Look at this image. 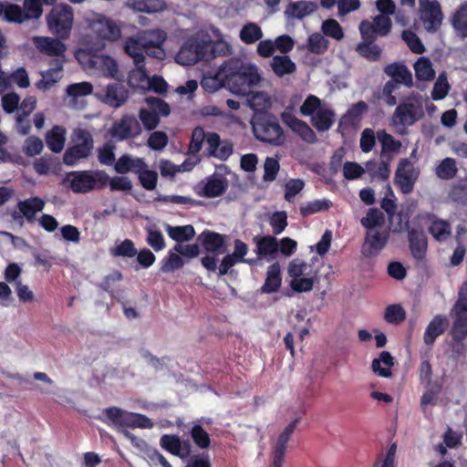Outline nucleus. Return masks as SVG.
I'll return each mask as SVG.
<instances>
[{
  "label": "nucleus",
  "mask_w": 467,
  "mask_h": 467,
  "mask_svg": "<svg viewBox=\"0 0 467 467\" xmlns=\"http://www.w3.org/2000/svg\"><path fill=\"white\" fill-rule=\"evenodd\" d=\"M385 221V215L379 209L369 208L367 215L360 220V223L367 231L380 230L384 229Z\"/></svg>",
  "instance_id": "c9c22d12"
},
{
  "label": "nucleus",
  "mask_w": 467,
  "mask_h": 467,
  "mask_svg": "<svg viewBox=\"0 0 467 467\" xmlns=\"http://www.w3.org/2000/svg\"><path fill=\"white\" fill-rule=\"evenodd\" d=\"M150 35L155 36V40L150 39L149 41H145V50H143V55L146 54L149 57L162 59L165 53L161 46L167 38L166 33L162 30H156L151 32Z\"/></svg>",
  "instance_id": "cd10ccee"
},
{
  "label": "nucleus",
  "mask_w": 467,
  "mask_h": 467,
  "mask_svg": "<svg viewBox=\"0 0 467 467\" xmlns=\"http://www.w3.org/2000/svg\"><path fill=\"white\" fill-rule=\"evenodd\" d=\"M263 37L261 27L255 23H248L240 31V38L245 44H254Z\"/></svg>",
  "instance_id": "37998d69"
},
{
  "label": "nucleus",
  "mask_w": 467,
  "mask_h": 467,
  "mask_svg": "<svg viewBox=\"0 0 467 467\" xmlns=\"http://www.w3.org/2000/svg\"><path fill=\"white\" fill-rule=\"evenodd\" d=\"M356 51L368 61H378L381 57L382 50L375 43L360 42L356 47Z\"/></svg>",
  "instance_id": "a19ab883"
},
{
  "label": "nucleus",
  "mask_w": 467,
  "mask_h": 467,
  "mask_svg": "<svg viewBox=\"0 0 467 467\" xmlns=\"http://www.w3.org/2000/svg\"><path fill=\"white\" fill-rule=\"evenodd\" d=\"M62 39L51 38L48 36H38L35 39L37 49L47 56L58 57L63 56L66 51V46Z\"/></svg>",
  "instance_id": "412c9836"
},
{
  "label": "nucleus",
  "mask_w": 467,
  "mask_h": 467,
  "mask_svg": "<svg viewBox=\"0 0 467 467\" xmlns=\"http://www.w3.org/2000/svg\"><path fill=\"white\" fill-rule=\"evenodd\" d=\"M111 254L118 257L132 258L137 254V249L133 241L125 239L111 249Z\"/></svg>",
  "instance_id": "864d4df0"
},
{
  "label": "nucleus",
  "mask_w": 467,
  "mask_h": 467,
  "mask_svg": "<svg viewBox=\"0 0 467 467\" xmlns=\"http://www.w3.org/2000/svg\"><path fill=\"white\" fill-rule=\"evenodd\" d=\"M457 173L454 159L445 158L436 168V175L441 180H451Z\"/></svg>",
  "instance_id": "09e8293b"
},
{
  "label": "nucleus",
  "mask_w": 467,
  "mask_h": 467,
  "mask_svg": "<svg viewBox=\"0 0 467 467\" xmlns=\"http://www.w3.org/2000/svg\"><path fill=\"white\" fill-rule=\"evenodd\" d=\"M45 207V202L37 196L30 197L17 202L19 212L25 216L28 223H33L36 213L41 212Z\"/></svg>",
  "instance_id": "bb28decb"
},
{
  "label": "nucleus",
  "mask_w": 467,
  "mask_h": 467,
  "mask_svg": "<svg viewBox=\"0 0 467 467\" xmlns=\"http://www.w3.org/2000/svg\"><path fill=\"white\" fill-rule=\"evenodd\" d=\"M145 102L150 111L157 114L158 117H167L171 113L170 105L162 99L156 97H147Z\"/></svg>",
  "instance_id": "c03bdc74"
},
{
  "label": "nucleus",
  "mask_w": 467,
  "mask_h": 467,
  "mask_svg": "<svg viewBox=\"0 0 467 467\" xmlns=\"http://www.w3.org/2000/svg\"><path fill=\"white\" fill-rule=\"evenodd\" d=\"M299 421V418L295 419L279 434L272 453L273 467H282L285 460L288 441L290 440Z\"/></svg>",
  "instance_id": "a211bd4d"
},
{
  "label": "nucleus",
  "mask_w": 467,
  "mask_h": 467,
  "mask_svg": "<svg viewBox=\"0 0 467 467\" xmlns=\"http://www.w3.org/2000/svg\"><path fill=\"white\" fill-rule=\"evenodd\" d=\"M421 115V105L411 100L401 102L397 106L391 121L394 125L411 126Z\"/></svg>",
  "instance_id": "4468645a"
},
{
  "label": "nucleus",
  "mask_w": 467,
  "mask_h": 467,
  "mask_svg": "<svg viewBox=\"0 0 467 467\" xmlns=\"http://www.w3.org/2000/svg\"><path fill=\"white\" fill-rule=\"evenodd\" d=\"M384 73L390 78L382 88L379 99H382L388 106H395L398 102L394 92L400 85L410 88L413 85L412 74L409 68L400 62H394L384 67Z\"/></svg>",
  "instance_id": "7ed1b4c3"
},
{
  "label": "nucleus",
  "mask_w": 467,
  "mask_h": 467,
  "mask_svg": "<svg viewBox=\"0 0 467 467\" xmlns=\"http://www.w3.org/2000/svg\"><path fill=\"white\" fill-rule=\"evenodd\" d=\"M451 25L458 35L467 37V2L457 8L451 17Z\"/></svg>",
  "instance_id": "4c0bfd02"
},
{
  "label": "nucleus",
  "mask_w": 467,
  "mask_h": 467,
  "mask_svg": "<svg viewBox=\"0 0 467 467\" xmlns=\"http://www.w3.org/2000/svg\"><path fill=\"white\" fill-rule=\"evenodd\" d=\"M66 141V130L61 126H54L47 132L46 142L49 150L55 153L60 152Z\"/></svg>",
  "instance_id": "72a5a7b5"
},
{
  "label": "nucleus",
  "mask_w": 467,
  "mask_h": 467,
  "mask_svg": "<svg viewBox=\"0 0 467 467\" xmlns=\"http://www.w3.org/2000/svg\"><path fill=\"white\" fill-rule=\"evenodd\" d=\"M72 146L67 148L63 155V162L67 166H74L81 160L88 159L94 148L91 133L85 129H76L72 134Z\"/></svg>",
  "instance_id": "423d86ee"
},
{
  "label": "nucleus",
  "mask_w": 467,
  "mask_h": 467,
  "mask_svg": "<svg viewBox=\"0 0 467 467\" xmlns=\"http://www.w3.org/2000/svg\"><path fill=\"white\" fill-rule=\"evenodd\" d=\"M255 138L273 146H282L286 138L276 116L271 113L258 114L252 123Z\"/></svg>",
  "instance_id": "20e7f679"
},
{
  "label": "nucleus",
  "mask_w": 467,
  "mask_h": 467,
  "mask_svg": "<svg viewBox=\"0 0 467 467\" xmlns=\"http://www.w3.org/2000/svg\"><path fill=\"white\" fill-rule=\"evenodd\" d=\"M107 419L117 428H141L150 429L153 427L152 420L144 414L129 412L118 407L107 408L104 410Z\"/></svg>",
  "instance_id": "6e6552de"
},
{
  "label": "nucleus",
  "mask_w": 467,
  "mask_h": 467,
  "mask_svg": "<svg viewBox=\"0 0 467 467\" xmlns=\"http://www.w3.org/2000/svg\"><path fill=\"white\" fill-rule=\"evenodd\" d=\"M305 187V182L301 179H291L285 185V199L292 202L296 197Z\"/></svg>",
  "instance_id": "0e129e2a"
},
{
  "label": "nucleus",
  "mask_w": 467,
  "mask_h": 467,
  "mask_svg": "<svg viewBox=\"0 0 467 467\" xmlns=\"http://www.w3.org/2000/svg\"><path fill=\"white\" fill-rule=\"evenodd\" d=\"M419 176V168L415 167L409 159L404 158L398 163L394 183L403 194H410L413 192Z\"/></svg>",
  "instance_id": "9d476101"
},
{
  "label": "nucleus",
  "mask_w": 467,
  "mask_h": 467,
  "mask_svg": "<svg viewBox=\"0 0 467 467\" xmlns=\"http://www.w3.org/2000/svg\"><path fill=\"white\" fill-rule=\"evenodd\" d=\"M384 319L389 324L398 325L406 319V312L399 304L389 305L385 309Z\"/></svg>",
  "instance_id": "de8ad7c7"
},
{
  "label": "nucleus",
  "mask_w": 467,
  "mask_h": 467,
  "mask_svg": "<svg viewBox=\"0 0 467 467\" xmlns=\"http://www.w3.org/2000/svg\"><path fill=\"white\" fill-rule=\"evenodd\" d=\"M226 189L227 182L225 179L212 176L208 178L202 192L198 194L206 198H215L223 194Z\"/></svg>",
  "instance_id": "2f4dec72"
},
{
  "label": "nucleus",
  "mask_w": 467,
  "mask_h": 467,
  "mask_svg": "<svg viewBox=\"0 0 467 467\" xmlns=\"http://www.w3.org/2000/svg\"><path fill=\"white\" fill-rule=\"evenodd\" d=\"M452 312L454 321L451 334L454 342L462 343L467 337V304L456 301Z\"/></svg>",
  "instance_id": "f3484780"
},
{
  "label": "nucleus",
  "mask_w": 467,
  "mask_h": 467,
  "mask_svg": "<svg viewBox=\"0 0 467 467\" xmlns=\"http://www.w3.org/2000/svg\"><path fill=\"white\" fill-rule=\"evenodd\" d=\"M389 232L387 229L367 231L361 245V254L364 257L378 255L387 245Z\"/></svg>",
  "instance_id": "ddd939ff"
},
{
  "label": "nucleus",
  "mask_w": 467,
  "mask_h": 467,
  "mask_svg": "<svg viewBox=\"0 0 467 467\" xmlns=\"http://www.w3.org/2000/svg\"><path fill=\"white\" fill-rule=\"evenodd\" d=\"M128 89L121 84L113 83L107 86L104 101L110 107L119 108L128 99Z\"/></svg>",
  "instance_id": "5701e85b"
},
{
  "label": "nucleus",
  "mask_w": 467,
  "mask_h": 467,
  "mask_svg": "<svg viewBox=\"0 0 467 467\" xmlns=\"http://www.w3.org/2000/svg\"><path fill=\"white\" fill-rule=\"evenodd\" d=\"M397 452V444L392 443L385 455H380L374 462L372 467H395V458Z\"/></svg>",
  "instance_id": "e2e57ef3"
},
{
  "label": "nucleus",
  "mask_w": 467,
  "mask_h": 467,
  "mask_svg": "<svg viewBox=\"0 0 467 467\" xmlns=\"http://www.w3.org/2000/svg\"><path fill=\"white\" fill-rule=\"evenodd\" d=\"M377 138L381 144L380 159H387L392 156V153L399 152L401 148V142L395 140L386 130H381L377 132Z\"/></svg>",
  "instance_id": "c756f323"
},
{
  "label": "nucleus",
  "mask_w": 467,
  "mask_h": 467,
  "mask_svg": "<svg viewBox=\"0 0 467 467\" xmlns=\"http://www.w3.org/2000/svg\"><path fill=\"white\" fill-rule=\"evenodd\" d=\"M184 265L185 261L183 258L172 249L170 250L167 255L161 260L160 270L162 273H171L182 268Z\"/></svg>",
  "instance_id": "ea45409f"
},
{
  "label": "nucleus",
  "mask_w": 467,
  "mask_h": 467,
  "mask_svg": "<svg viewBox=\"0 0 467 467\" xmlns=\"http://www.w3.org/2000/svg\"><path fill=\"white\" fill-rule=\"evenodd\" d=\"M206 42L209 43L208 55L209 61L217 57H225L231 54L232 47L224 40L213 41L210 38H206Z\"/></svg>",
  "instance_id": "49530a36"
},
{
  "label": "nucleus",
  "mask_w": 467,
  "mask_h": 467,
  "mask_svg": "<svg viewBox=\"0 0 467 467\" xmlns=\"http://www.w3.org/2000/svg\"><path fill=\"white\" fill-rule=\"evenodd\" d=\"M190 434L195 445L200 449H207L210 447V435L201 424H193L190 431Z\"/></svg>",
  "instance_id": "a18cd8bd"
},
{
  "label": "nucleus",
  "mask_w": 467,
  "mask_h": 467,
  "mask_svg": "<svg viewBox=\"0 0 467 467\" xmlns=\"http://www.w3.org/2000/svg\"><path fill=\"white\" fill-rule=\"evenodd\" d=\"M323 33L336 40H340L344 36L342 27L335 19H327L322 25Z\"/></svg>",
  "instance_id": "69168bd1"
},
{
  "label": "nucleus",
  "mask_w": 467,
  "mask_h": 467,
  "mask_svg": "<svg viewBox=\"0 0 467 467\" xmlns=\"http://www.w3.org/2000/svg\"><path fill=\"white\" fill-rule=\"evenodd\" d=\"M335 112L327 108L319 109L311 118V124L319 132L328 130L334 123Z\"/></svg>",
  "instance_id": "f704fd0d"
},
{
  "label": "nucleus",
  "mask_w": 467,
  "mask_h": 467,
  "mask_svg": "<svg viewBox=\"0 0 467 467\" xmlns=\"http://www.w3.org/2000/svg\"><path fill=\"white\" fill-rule=\"evenodd\" d=\"M248 253V245L240 239L234 240V252L231 254L233 258H234L237 263H244L250 265H254L257 264V259L254 258H245L244 256Z\"/></svg>",
  "instance_id": "603ef678"
},
{
  "label": "nucleus",
  "mask_w": 467,
  "mask_h": 467,
  "mask_svg": "<svg viewBox=\"0 0 467 467\" xmlns=\"http://www.w3.org/2000/svg\"><path fill=\"white\" fill-rule=\"evenodd\" d=\"M91 33L99 39L98 50L104 48V41L115 42L121 36V29L117 23L105 16H99L89 24Z\"/></svg>",
  "instance_id": "1a4fd4ad"
},
{
  "label": "nucleus",
  "mask_w": 467,
  "mask_h": 467,
  "mask_svg": "<svg viewBox=\"0 0 467 467\" xmlns=\"http://www.w3.org/2000/svg\"><path fill=\"white\" fill-rule=\"evenodd\" d=\"M394 365V358L389 351H382L378 358L373 359L372 371L382 378H389L392 373L390 368Z\"/></svg>",
  "instance_id": "473e14b6"
},
{
  "label": "nucleus",
  "mask_w": 467,
  "mask_h": 467,
  "mask_svg": "<svg viewBox=\"0 0 467 467\" xmlns=\"http://www.w3.org/2000/svg\"><path fill=\"white\" fill-rule=\"evenodd\" d=\"M139 119L146 130H155L161 121V118L156 113L144 108L140 109Z\"/></svg>",
  "instance_id": "bf43d9fd"
},
{
  "label": "nucleus",
  "mask_w": 467,
  "mask_h": 467,
  "mask_svg": "<svg viewBox=\"0 0 467 467\" xmlns=\"http://www.w3.org/2000/svg\"><path fill=\"white\" fill-rule=\"evenodd\" d=\"M271 67L275 74L278 77L292 74L296 70V64L288 56L277 55L273 57Z\"/></svg>",
  "instance_id": "e433bc0d"
},
{
  "label": "nucleus",
  "mask_w": 467,
  "mask_h": 467,
  "mask_svg": "<svg viewBox=\"0 0 467 467\" xmlns=\"http://www.w3.org/2000/svg\"><path fill=\"white\" fill-rule=\"evenodd\" d=\"M109 175L104 171H73L66 173L63 184L74 193H88L95 189H103L108 184Z\"/></svg>",
  "instance_id": "f03ea898"
},
{
  "label": "nucleus",
  "mask_w": 467,
  "mask_h": 467,
  "mask_svg": "<svg viewBox=\"0 0 467 467\" xmlns=\"http://www.w3.org/2000/svg\"><path fill=\"white\" fill-rule=\"evenodd\" d=\"M92 92L93 86L91 83L87 81L70 84L67 88V96L73 99L88 96L90 95Z\"/></svg>",
  "instance_id": "13d9d810"
},
{
  "label": "nucleus",
  "mask_w": 467,
  "mask_h": 467,
  "mask_svg": "<svg viewBox=\"0 0 467 467\" xmlns=\"http://www.w3.org/2000/svg\"><path fill=\"white\" fill-rule=\"evenodd\" d=\"M146 233V242L155 252H160L165 248V240L159 229L155 226L148 227Z\"/></svg>",
  "instance_id": "8fccbe9b"
},
{
  "label": "nucleus",
  "mask_w": 467,
  "mask_h": 467,
  "mask_svg": "<svg viewBox=\"0 0 467 467\" xmlns=\"http://www.w3.org/2000/svg\"><path fill=\"white\" fill-rule=\"evenodd\" d=\"M420 19L429 33L437 32L442 23L443 14L437 0H419Z\"/></svg>",
  "instance_id": "9b49d317"
},
{
  "label": "nucleus",
  "mask_w": 467,
  "mask_h": 467,
  "mask_svg": "<svg viewBox=\"0 0 467 467\" xmlns=\"http://www.w3.org/2000/svg\"><path fill=\"white\" fill-rule=\"evenodd\" d=\"M328 41L319 33L308 36L307 48L311 53L323 54L327 49Z\"/></svg>",
  "instance_id": "4d7b16f0"
},
{
  "label": "nucleus",
  "mask_w": 467,
  "mask_h": 467,
  "mask_svg": "<svg viewBox=\"0 0 467 467\" xmlns=\"http://www.w3.org/2000/svg\"><path fill=\"white\" fill-rule=\"evenodd\" d=\"M23 7L26 21L39 19L43 14V5L40 0H24Z\"/></svg>",
  "instance_id": "6e6d98bb"
},
{
  "label": "nucleus",
  "mask_w": 467,
  "mask_h": 467,
  "mask_svg": "<svg viewBox=\"0 0 467 467\" xmlns=\"http://www.w3.org/2000/svg\"><path fill=\"white\" fill-rule=\"evenodd\" d=\"M282 284L281 269L278 263H274L267 267L266 277L261 286V293L272 294L279 290Z\"/></svg>",
  "instance_id": "b1692460"
},
{
  "label": "nucleus",
  "mask_w": 467,
  "mask_h": 467,
  "mask_svg": "<svg viewBox=\"0 0 467 467\" xmlns=\"http://www.w3.org/2000/svg\"><path fill=\"white\" fill-rule=\"evenodd\" d=\"M332 206L329 200H315L307 202L300 206V214L303 217H307L311 214L327 211Z\"/></svg>",
  "instance_id": "79ce46f5"
},
{
  "label": "nucleus",
  "mask_w": 467,
  "mask_h": 467,
  "mask_svg": "<svg viewBox=\"0 0 467 467\" xmlns=\"http://www.w3.org/2000/svg\"><path fill=\"white\" fill-rule=\"evenodd\" d=\"M450 196L453 202L467 206V181L455 184L450 192Z\"/></svg>",
  "instance_id": "774afa93"
},
{
  "label": "nucleus",
  "mask_w": 467,
  "mask_h": 467,
  "mask_svg": "<svg viewBox=\"0 0 467 467\" xmlns=\"http://www.w3.org/2000/svg\"><path fill=\"white\" fill-rule=\"evenodd\" d=\"M109 132L112 138L122 141L138 137L141 133V128L134 116L124 115L119 121L113 123Z\"/></svg>",
  "instance_id": "2eb2a0df"
},
{
  "label": "nucleus",
  "mask_w": 467,
  "mask_h": 467,
  "mask_svg": "<svg viewBox=\"0 0 467 467\" xmlns=\"http://www.w3.org/2000/svg\"><path fill=\"white\" fill-rule=\"evenodd\" d=\"M199 239L206 252L216 254L221 252L226 242L225 235L210 230L203 231Z\"/></svg>",
  "instance_id": "393cba45"
},
{
  "label": "nucleus",
  "mask_w": 467,
  "mask_h": 467,
  "mask_svg": "<svg viewBox=\"0 0 467 467\" xmlns=\"http://www.w3.org/2000/svg\"><path fill=\"white\" fill-rule=\"evenodd\" d=\"M269 223L275 235L283 233L287 226V215L285 212H275L269 219Z\"/></svg>",
  "instance_id": "338daca9"
},
{
  "label": "nucleus",
  "mask_w": 467,
  "mask_h": 467,
  "mask_svg": "<svg viewBox=\"0 0 467 467\" xmlns=\"http://www.w3.org/2000/svg\"><path fill=\"white\" fill-rule=\"evenodd\" d=\"M123 49L128 56L133 58V62L137 68L130 73V78L131 79L137 75L141 78L146 77L145 56L143 55V50H145V41L134 36L127 37L124 42Z\"/></svg>",
  "instance_id": "f8f14e48"
},
{
  "label": "nucleus",
  "mask_w": 467,
  "mask_h": 467,
  "mask_svg": "<svg viewBox=\"0 0 467 467\" xmlns=\"http://www.w3.org/2000/svg\"><path fill=\"white\" fill-rule=\"evenodd\" d=\"M416 78L419 80L430 81L435 78V71L430 58L420 57L414 64Z\"/></svg>",
  "instance_id": "58836bf2"
},
{
  "label": "nucleus",
  "mask_w": 467,
  "mask_h": 467,
  "mask_svg": "<svg viewBox=\"0 0 467 467\" xmlns=\"http://www.w3.org/2000/svg\"><path fill=\"white\" fill-rule=\"evenodd\" d=\"M160 445L162 449L180 457L181 455V439L174 434H164L160 439Z\"/></svg>",
  "instance_id": "3c124183"
},
{
  "label": "nucleus",
  "mask_w": 467,
  "mask_h": 467,
  "mask_svg": "<svg viewBox=\"0 0 467 467\" xmlns=\"http://www.w3.org/2000/svg\"><path fill=\"white\" fill-rule=\"evenodd\" d=\"M165 231L169 237L175 241L177 244H182L184 242H189L195 236V229L192 224L172 226L171 224L165 225Z\"/></svg>",
  "instance_id": "7c9ffc66"
},
{
  "label": "nucleus",
  "mask_w": 467,
  "mask_h": 467,
  "mask_svg": "<svg viewBox=\"0 0 467 467\" xmlns=\"http://www.w3.org/2000/svg\"><path fill=\"white\" fill-rule=\"evenodd\" d=\"M48 30L57 37L66 40L69 37L74 22V10L68 4L55 5L46 16Z\"/></svg>",
  "instance_id": "39448f33"
},
{
  "label": "nucleus",
  "mask_w": 467,
  "mask_h": 467,
  "mask_svg": "<svg viewBox=\"0 0 467 467\" xmlns=\"http://www.w3.org/2000/svg\"><path fill=\"white\" fill-rule=\"evenodd\" d=\"M401 36L410 51L414 54L421 55L425 52L426 49L424 45L414 32L410 30H404Z\"/></svg>",
  "instance_id": "5fc2aeb1"
},
{
  "label": "nucleus",
  "mask_w": 467,
  "mask_h": 467,
  "mask_svg": "<svg viewBox=\"0 0 467 467\" xmlns=\"http://www.w3.org/2000/svg\"><path fill=\"white\" fill-rule=\"evenodd\" d=\"M448 327V319L443 315L435 316L427 326L423 340L427 346H432L438 337L442 335Z\"/></svg>",
  "instance_id": "4be33fe9"
},
{
  "label": "nucleus",
  "mask_w": 467,
  "mask_h": 467,
  "mask_svg": "<svg viewBox=\"0 0 467 467\" xmlns=\"http://www.w3.org/2000/svg\"><path fill=\"white\" fill-rule=\"evenodd\" d=\"M209 43L206 38L190 36L181 47L175 57L178 64L182 66H192L199 61H209Z\"/></svg>",
  "instance_id": "0eeeda50"
},
{
  "label": "nucleus",
  "mask_w": 467,
  "mask_h": 467,
  "mask_svg": "<svg viewBox=\"0 0 467 467\" xmlns=\"http://www.w3.org/2000/svg\"><path fill=\"white\" fill-rule=\"evenodd\" d=\"M280 170L279 161L273 157H267L264 163V176L265 182H273L276 179Z\"/></svg>",
  "instance_id": "680f3d73"
},
{
  "label": "nucleus",
  "mask_w": 467,
  "mask_h": 467,
  "mask_svg": "<svg viewBox=\"0 0 467 467\" xmlns=\"http://www.w3.org/2000/svg\"><path fill=\"white\" fill-rule=\"evenodd\" d=\"M408 240L412 256L418 261L423 260L428 248V239L425 233L422 230L410 229L408 230Z\"/></svg>",
  "instance_id": "6ab92c4d"
},
{
  "label": "nucleus",
  "mask_w": 467,
  "mask_h": 467,
  "mask_svg": "<svg viewBox=\"0 0 467 467\" xmlns=\"http://www.w3.org/2000/svg\"><path fill=\"white\" fill-rule=\"evenodd\" d=\"M393 156H388L387 159L368 161L365 163V172H368L371 180L387 182L390 175L389 163Z\"/></svg>",
  "instance_id": "aec40b11"
},
{
  "label": "nucleus",
  "mask_w": 467,
  "mask_h": 467,
  "mask_svg": "<svg viewBox=\"0 0 467 467\" xmlns=\"http://www.w3.org/2000/svg\"><path fill=\"white\" fill-rule=\"evenodd\" d=\"M24 10L18 5L6 3L5 19L10 23L22 24L26 21Z\"/></svg>",
  "instance_id": "052dcab7"
},
{
  "label": "nucleus",
  "mask_w": 467,
  "mask_h": 467,
  "mask_svg": "<svg viewBox=\"0 0 467 467\" xmlns=\"http://www.w3.org/2000/svg\"><path fill=\"white\" fill-rule=\"evenodd\" d=\"M260 80L255 66L245 65L240 58L231 57L222 64L215 78H204L202 86L211 92L222 86L234 94L245 96Z\"/></svg>",
  "instance_id": "f257e3e1"
},
{
  "label": "nucleus",
  "mask_w": 467,
  "mask_h": 467,
  "mask_svg": "<svg viewBox=\"0 0 467 467\" xmlns=\"http://www.w3.org/2000/svg\"><path fill=\"white\" fill-rule=\"evenodd\" d=\"M256 245L254 250L257 254V261L267 255H274L278 252V243L272 235L254 236L253 239Z\"/></svg>",
  "instance_id": "a878e982"
},
{
  "label": "nucleus",
  "mask_w": 467,
  "mask_h": 467,
  "mask_svg": "<svg viewBox=\"0 0 467 467\" xmlns=\"http://www.w3.org/2000/svg\"><path fill=\"white\" fill-rule=\"evenodd\" d=\"M317 8V4L311 1L291 2L287 5L285 14L288 17L303 19L306 16L311 15Z\"/></svg>",
  "instance_id": "c85d7f7f"
},
{
  "label": "nucleus",
  "mask_w": 467,
  "mask_h": 467,
  "mask_svg": "<svg viewBox=\"0 0 467 467\" xmlns=\"http://www.w3.org/2000/svg\"><path fill=\"white\" fill-rule=\"evenodd\" d=\"M419 217L429 222L428 232L439 243L447 241L451 235V223L443 219H440L432 213H424Z\"/></svg>",
  "instance_id": "dca6fc26"
}]
</instances>
